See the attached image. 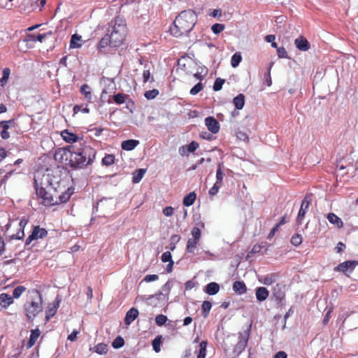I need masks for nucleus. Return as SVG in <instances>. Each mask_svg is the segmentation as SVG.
I'll return each instance as SVG.
<instances>
[{
	"label": "nucleus",
	"mask_w": 358,
	"mask_h": 358,
	"mask_svg": "<svg viewBox=\"0 0 358 358\" xmlns=\"http://www.w3.org/2000/svg\"><path fill=\"white\" fill-rule=\"evenodd\" d=\"M273 65V63L270 64L269 69H268L267 72L265 73V82L268 86L271 85V73H270V69Z\"/></svg>",
	"instance_id": "obj_59"
},
{
	"label": "nucleus",
	"mask_w": 358,
	"mask_h": 358,
	"mask_svg": "<svg viewBox=\"0 0 358 358\" xmlns=\"http://www.w3.org/2000/svg\"><path fill=\"white\" fill-rule=\"evenodd\" d=\"M199 241V240H196L192 238H189L187 243V252L189 253H194Z\"/></svg>",
	"instance_id": "obj_29"
},
{
	"label": "nucleus",
	"mask_w": 358,
	"mask_h": 358,
	"mask_svg": "<svg viewBox=\"0 0 358 358\" xmlns=\"http://www.w3.org/2000/svg\"><path fill=\"white\" fill-rule=\"evenodd\" d=\"M294 44L296 47L301 51H307L310 49V43L306 38L300 36L295 39Z\"/></svg>",
	"instance_id": "obj_12"
},
{
	"label": "nucleus",
	"mask_w": 358,
	"mask_h": 358,
	"mask_svg": "<svg viewBox=\"0 0 358 358\" xmlns=\"http://www.w3.org/2000/svg\"><path fill=\"white\" fill-rule=\"evenodd\" d=\"M203 89V85L201 83H198L196 85H195L191 90L189 93L192 95H196L199 92H201Z\"/></svg>",
	"instance_id": "obj_51"
},
{
	"label": "nucleus",
	"mask_w": 358,
	"mask_h": 358,
	"mask_svg": "<svg viewBox=\"0 0 358 358\" xmlns=\"http://www.w3.org/2000/svg\"><path fill=\"white\" fill-rule=\"evenodd\" d=\"M224 83V79H222L220 78H216V80L214 83V85H213V90L214 91H220L222 89Z\"/></svg>",
	"instance_id": "obj_49"
},
{
	"label": "nucleus",
	"mask_w": 358,
	"mask_h": 358,
	"mask_svg": "<svg viewBox=\"0 0 358 358\" xmlns=\"http://www.w3.org/2000/svg\"><path fill=\"white\" fill-rule=\"evenodd\" d=\"M180 240V236L177 234L172 235L170 239L169 249L174 250L176 248V244L178 243Z\"/></svg>",
	"instance_id": "obj_39"
},
{
	"label": "nucleus",
	"mask_w": 358,
	"mask_h": 358,
	"mask_svg": "<svg viewBox=\"0 0 358 358\" xmlns=\"http://www.w3.org/2000/svg\"><path fill=\"white\" fill-rule=\"evenodd\" d=\"M26 288L24 286H17L16 287L13 292V296L15 299H18L22 293L25 291Z\"/></svg>",
	"instance_id": "obj_45"
},
{
	"label": "nucleus",
	"mask_w": 358,
	"mask_h": 358,
	"mask_svg": "<svg viewBox=\"0 0 358 358\" xmlns=\"http://www.w3.org/2000/svg\"><path fill=\"white\" fill-rule=\"evenodd\" d=\"M257 300L259 302L265 301L269 295V292L264 287H259L256 289L255 292Z\"/></svg>",
	"instance_id": "obj_14"
},
{
	"label": "nucleus",
	"mask_w": 358,
	"mask_h": 358,
	"mask_svg": "<svg viewBox=\"0 0 358 358\" xmlns=\"http://www.w3.org/2000/svg\"><path fill=\"white\" fill-rule=\"evenodd\" d=\"M59 301H57L52 306H49L48 310H46L45 320L48 321L52 317L55 315L57 312V310L59 307Z\"/></svg>",
	"instance_id": "obj_28"
},
{
	"label": "nucleus",
	"mask_w": 358,
	"mask_h": 358,
	"mask_svg": "<svg viewBox=\"0 0 358 358\" xmlns=\"http://www.w3.org/2000/svg\"><path fill=\"white\" fill-rule=\"evenodd\" d=\"M161 259L163 262H170V261H173L171 254L169 251L164 252Z\"/></svg>",
	"instance_id": "obj_56"
},
{
	"label": "nucleus",
	"mask_w": 358,
	"mask_h": 358,
	"mask_svg": "<svg viewBox=\"0 0 358 358\" xmlns=\"http://www.w3.org/2000/svg\"><path fill=\"white\" fill-rule=\"evenodd\" d=\"M212 308V304L209 301H204L201 306L202 315L204 317H207Z\"/></svg>",
	"instance_id": "obj_34"
},
{
	"label": "nucleus",
	"mask_w": 358,
	"mask_h": 358,
	"mask_svg": "<svg viewBox=\"0 0 358 358\" xmlns=\"http://www.w3.org/2000/svg\"><path fill=\"white\" fill-rule=\"evenodd\" d=\"M138 315V310L135 308H131L126 313L124 323L127 325L131 324L137 318Z\"/></svg>",
	"instance_id": "obj_13"
},
{
	"label": "nucleus",
	"mask_w": 358,
	"mask_h": 358,
	"mask_svg": "<svg viewBox=\"0 0 358 358\" xmlns=\"http://www.w3.org/2000/svg\"><path fill=\"white\" fill-rule=\"evenodd\" d=\"M199 148V143L196 141H192L187 148L189 152H194Z\"/></svg>",
	"instance_id": "obj_57"
},
{
	"label": "nucleus",
	"mask_w": 358,
	"mask_h": 358,
	"mask_svg": "<svg viewBox=\"0 0 358 358\" xmlns=\"http://www.w3.org/2000/svg\"><path fill=\"white\" fill-rule=\"evenodd\" d=\"M192 238L200 241L201 237V231L197 227H194L191 231Z\"/></svg>",
	"instance_id": "obj_48"
},
{
	"label": "nucleus",
	"mask_w": 358,
	"mask_h": 358,
	"mask_svg": "<svg viewBox=\"0 0 358 358\" xmlns=\"http://www.w3.org/2000/svg\"><path fill=\"white\" fill-rule=\"evenodd\" d=\"M224 24L216 23L211 27V29L215 34H219L224 29Z\"/></svg>",
	"instance_id": "obj_47"
},
{
	"label": "nucleus",
	"mask_w": 358,
	"mask_h": 358,
	"mask_svg": "<svg viewBox=\"0 0 358 358\" xmlns=\"http://www.w3.org/2000/svg\"><path fill=\"white\" fill-rule=\"evenodd\" d=\"M81 40V36L73 34L71 36V41H70V48H78L81 46V44L78 42Z\"/></svg>",
	"instance_id": "obj_33"
},
{
	"label": "nucleus",
	"mask_w": 358,
	"mask_h": 358,
	"mask_svg": "<svg viewBox=\"0 0 358 358\" xmlns=\"http://www.w3.org/2000/svg\"><path fill=\"white\" fill-rule=\"evenodd\" d=\"M94 350L99 355H104L108 351V346L106 344L101 343L94 347Z\"/></svg>",
	"instance_id": "obj_37"
},
{
	"label": "nucleus",
	"mask_w": 358,
	"mask_h": 358,
	"mask_svg": "<svg viewBox=\"0 0 358 358\" xmlns=\"http://www.w3.org/2000/svg\"><path fill=\"white\" fill-rule=\"evenodd\" d=\"M158 278H159V276L157 275H155V274L147 275L144 278L143 281H145L147 282H150L155 281V280H158Z\"/></svg>",
	"instance_id": "obj_61"
},
{
	"label": "nucleus",
	"mask_w": 358,
	"mask_h": 358,
	"mask_svg": "<svg viewBox=\"0 0 358 358\" xmlns=\"http://www.w3.org/2000/svg\"><path fill=\"white\" fill-rule=\"evenodd\" d=\"M250 331V327L245 331H243L242 333H239V336H238L239 341L236 343V345H235V347L234 348V352L236 355H239L245 350V348L248 344Z\"/></svg>",
	"instance_id": "obj_6"
},
{
	"label": "nucleus",
	"mask_w": 358,
	"mask_h": 358,
	"mask_svg": "<svg viewBox=\"0 0 358 358\" xmlns=\"http://www.w3.org/2000/svg\"><path fill=\"white\" fill-rule=\"evenodd\" d=\"M357 264L358 262L355 261H346L336 266L334 271L343 273L352 272Z\"/></svg>",
	"instance_id": "obj_9"
},
{
	"label": "nucleus",
	"mask_w": 358,
	"mask_h": 358,
	"mask_svg": "<svg viewBox=\"0 0 358 358\" xmlns=\"http://www.w3.org/2000/svg\"><path fill=\"white\" fill-rule=\"evenodd\" d=\"M306 213V212H305L303 210L299 209V213L297 215V218H296V221L297 225H301L302 224V222L305 217Z\"/></svg>",
	"instance_id": "obj_55"
},
{
	"label": "nucleus",
	"mask_w": 358,
	"mask_h": 358,
	"mask_svg": "<svg viewBox=\"0 0 358 358\" xmlns=\"http://www.w3.org/2000/svg\"><path fill=\"white\" fill-rule=\"evenodd\" d=\"M127 27L124 20L117 17L112 20L108 28L106 34L110 40V47L117 48L120 46L126 38Z\"/></svg>",
	"instance_id": "obj_4"
},
{
	"label": "nucleus",
	"mask_w": 358,
	"mask_h": 358,
	"mask_svg": "<svg viewBox=\"0 0 358 358\" xmlns=\"http://www.w3.org/2000/svg\"><path fill=\"white\" fill-rule=\"evenodd\" d=\"M287 355L284 351H279L273 357V358H287Z\"/></svg>",
	"instance_id": "obj_64"
},
{
	"label": "nucleus",
	"mask_w": 358,
	"mask_h": 358,
	"mask_svg": "<svg viewBox=\"0 0 358 358\" xmlns=\"http://www.w3.org/2000/svg\"><path fill=\"white\" fill-rule=\"evenodd\" d=\"M174 209L171 206H167L163 210V213L165 216L169 217L173 214Z\"/></svg>",
	"instance_id": "obj_62"
},
{
	"label": "nucleus",
	"mask_w": 358,
	"mask_h": 358,
	"mask_svg": "<svg viewBox=\"0 0 358 358\" xmlns=\"http://www.w3.org/2000/svg\"><path fill=\"white\" fill-rule=\"evenodd\" d=\"M170 290V285L169 282H166L162 288V291L156 293L155 294L150 295L148 300L150 301V303H152V300L157 299L158 301H164L166 299V295L169 292Z\"/></svg>",
	"instance_id": "obj_8"
},
{
	"label": "nucleus",
	"mask_w": 358,
	"mask_h": 358,
	"mask_svg": "<svg viewBox=\"0 0 358 358\" xmlns=\"http://www.w3.org/2000/svg\"><path fill=\"white\" fill-rule=\"evenodd\" d=\"M302 241H303L302 236L296 234L292 237L291 243L294 246H299V245L301 244Z\"/></svg>",
	"instance_id": "obj_46"
},
{
	"label": "nucleus",
	"mask_w": 358,
	"mask_h": 358,
	"mask_svg": "<svg viewBox=\"0 0 358 358\" xmlns=\"http://www.w3.org/2000/svg\"><path fill=\"white\" fill-rule=\"evenodd\" d=\"M24 236V230L21 229H18V231L16 234H13L10 236V240H13V239L20 240V239H22Z\"/></svg>",
	"instance_id": "obj_52"
},
{
	"label": "nucleus",
	"mask_w": 358,
	"mask_h": 358,
	"mask_svg": "<svg viewBox=\"0 0 358 358\" xmlns=\"http://www.w3.org/2000/svg\"><path fill=\"white\" fill-rule=\"evenodd\" d=\"M58 185L57 181H52V176L49 173L45 174L41 178L40 184L38 179L34 178V188L36 195L42 199L41 203L45 206H55L57 201H55L56 197L57 188Z\"/></svg>",
	"instance_id": "obj_2"
},
{
	"label": "nucleus",
	"mask_w": 358,
	"mask_h": 358,
	"mask_svg": "<svg viewBox=\"0 0 358 358\" xmlns=\"http://www.w3.org/2000/svg\"><path fill=\"white\" fill-rule=\"evenodd\" d=\"M242 61V56L240 52L234 53L231 59V65L232 67H237Z\"/></svg>",
	"instance_id": "obj_32"
},
{
	"label": "nucleus",
	"mask_w": 358,
	"mask_h": 358,
	"mask_svg": "<svg viewBox=\"0 0 358 358\" xmlns=\"http://www.w3.org/2000/svg\"><path fill=\"white\" fill-rule=\"evenodd\" d=\"M277 54L279 58H287V52L285 48L280 47L277 48Z\"/></svg>",
	"instance_id": "obj_54"
},
{
	"label": "nucleus",
	"mask_w": 358,
	"mask_h": 358,
	"mask_svg": "<svg viewBox=\"0 0 358 358\" xmlns=\"http://www.w3.org/2000/svg\"><path fill=\"white\" fill-rule=\"evenodd\" d=\"M329 222L338 228H341L343 225L342 220L333 213H329L327 216Z\"/></svg>",
	"instance_id": "obj_19"
},
{
	"label": "nucleus",
	"mask_w": 358,
	"mask_h": 358,
	"mask_svg": "<svg viewBox=\"0 0 358 358\" xmlns=\"http://www.w3.org/2000/svg\"><path fill=\"white\" fill-rule=\"evenodd\" d=\"M205 124L212 134H217L220 130V124L213 117H207L205 119Z\"/></svg>",
	"instance_id": "obj_10"
},
{
	"label": "nucleus",
	"mask_w": 358,
	"mask_h": 358,
	"mask_svg": "<svg viewBox=\"0 0 358 358\" xmlns=\"http://www.w3.org/2000/svg\"><path fill=\"white\" fill-rule=\"evenodd\" d=\"M220 290V285L215 282H212L208 283L206 286L205 292L208 294L209 295H215Z\"/></svg>",
	"instance_id": "obj_23"
},
{
	"label": "nucleus",
	"mask_w": 358,
	"mask_h": 358,
	"mask_svg": "<svg viewBox=\"0 0 358 358\" xmlns=\"http://www.w3.org/2000/svg\"><path fill=\"white\" fill-rule=\"evenodd\" d=\"M200 137L203 138V139L211 140V139H213V134H210V133H208L207 131H202L200 134Z\"/></svg>",
	"instance_id": "obj_63"
},
{
	"label": "nucleus",
	"mask_w": 358,
	"mask_h": 358,
	"mask_svg": "<svg viewBox=\"0 0 358 358\" xmlns=\"http://www.w3.org/2000/svg\"><path fill=\"white\" fill-rule=\"evenodd\" d=\"M146 172L145 169H139L133 173L132 182L134 183H138Z\"/></svg>",
	"instance_id": "obj_26"
},
{
	"label": "nucleus",
	"mask_w": 358,
	"mask_h": 358,
	"mask_svg": "<svg viewBox=\"0 0 358 358\" xmlns=\"http://www.w3.org/2000/svg\"><path fill=\"white\" fill-rule=\"evenodd\" d=\"M138 144L139 141L138 140L129 139L122 142L121 148L122 150L131 151L133 150Z\"/></svg>",
	"instance_id": "obj_16"
},
{
	"label": "nucleus",
	"mask_w": 358,
	"mask_h": 358,
	"mask_svg": "<svg viewBox=\"0 0 358 358\" xmlns=\"http://www.w3.org/2000/svg\"><path fill=\"white\" fill-rule=\"evenodd\" d=\"M278 278V273H273L262 277V278H259V280L265 285H271L274 283Z\"/></svg>",
	"instance_id": "obj_15"
},
{
	"label": "nucleus",
	"mask_w": 358,
	"mask_h": 358,
	"mask_svg": "<svg viewBox=\"0 0 358 358\" xmlns=\"http://www.w3.org/2000/svg\"><path fill=\"white\" fill-rule=\"evenodd\" d=\"M312 202V196L310 194H306L303 200L302 201L300 210H303L307 213L309 206Z\"/></svg>",
	"instance_id": "obj_31"
},
{
	"label": "nucleus",
	"mask_w": 358,
	"mask_h": 358,
	"mask_svg": "<svg viewBox=\"0 0 358 358\" xmlns=\"http://www.w3.org/2000/svg\"><path fill=\"white\" fill-rule=\"evenodd\" d=\"M73 110L75 113H78V111H81L82 113H88L90 110L87 107H83V106H75L74 108H73Z\"/></svg>",
	"instance_id": "obj_60"
},
{
	"label": "nucleus",
	"mask_w": 358,
	"mask_h": 358,
	"mask_svg": "<svg viewBox=\"0 0 358 358\" xmlns=\"http://www.w3.org/2000/svg\"><path fill=\"white\" fill-rule=\"evenodd\" d=\"M124 344V341L121 336H117L112 343V346L115 349L122 348Z\"/></svg>",
	"instance_id": "obj_41"
},
{
	"label": "nucleus",
	"mask_w": 358,
	"mask_h": 358,
	"mask_svg": "<svg viewBox=\"0 0 358 358\" xmlns=\"http://www.w3.org/2000/svg\"><path fill=\"white\" fill-rule=\"evenodd\" d=\"M108 45L110 46V40L109 36L106 34L97 44V49L99 52H103L104 49Z\"/></svg>",
	"instance_id": "obj_21"
},
{
	"label": "nucleus",
	"mask_w": 358,
	"mask_h": 358,
	"mask_svg": "<svg viewBox=\"0 0 358 358\" xmlns=\"http://www.w3.org/2000/svg\"><path fill=\"white\" fill-rule=\"evenodd\" d=\"M233 103L238 110H241L245 105V96L243 94H239L233 99Z\"/></svg>",
	"instance_id": "obj_24"
},
{
	"label": "nucleus",
	"mask_w": 358,
	"mask_h": 358,
	"mask_svg": "<svg viewBox=\"0 0 358 358\" xmlns=\"http://www.w3.org/2000/svg\"><path fill=\"white\" fill-rule=\"evenodd\" d=\"M13 303V297L6 293L0 294V306L2 308H7Z\"/></svg>",
	"instance_id": "obj_17"
},
{
	"label": "nucleus",
	"mask_w": 358,
	"mask_h": 358,
	"mask_svg": "<svg viewBox=\"0 0 358 358\" xmlns=\"http://www.w3.org/2000/svg\"><path fill=\"white\" fill-rule=\"evenodd\" d=\"M129 96L125 94L117 93L113 95V99L117 104H122L126 101V99Z\"/></svg>",
	"instance_id": "obj_36"
},
{
	"label": "nucleus",
	"mask_w": 358,
	"mask_h": 358,
	"mask_svg": "<svg viewBox=\"0 0 358 358\" xmlns=\"http://www.w3.org/2000/svg\"><path fill=\"white\" fill-rule=\"evenodd\" d=\"M42 296L41 293L33 289L29 292V297L24 305L26 316L29 320H33L42 311Z\"/></svg>",
	"instance_id": "obj_5"
},
{
	"label": "nucleus",
	"mask_w": 358,
	"mask_h": 358,
	"mask_svg": "<svg viewBox=\"0 0 358 358\" xmlns=\"http://www.w3.org/2000/svg\"><path fill=\"white\" fill-rule=\"evenodd\" d=\"M108 199H101L99 202L96 203L95 206H93V211L92 213L94 214L96 212L98 211L99 208H101V209L103 210V214L106 212V208L107 203H108Z\"/></svg>",
	"instance_id": "obj_27"
},
{
	"label": "nucleus",
	"mask_w": 358,
	"mask_h": 358,
	"mask_svg": "<svg viewBox=\"0 0 358 358\" xmlns=\"http://www.w3.org/2000/svg\"><path fill=\"white\" fill-rule=\"evenodd\" d=\"M115 157L113 155H106L102 159V164L106 166H110L114 163Z\"/></svg>",
	"instance_id": "obj_43"
},
{
	"label": "nucleus",
	"mask_w": 358,
	"mask_h": 358,
	"mask_svg": "<svg viewBox=\"0 0 358 358\" xmlns=\"http://www.w3.org/2000/svg\"><path fill=\"white\" fill-rule=\"evenodd\" d=\"M96 150L86 144L78 148L68 145L59 148L55 153V159L74 169H81L92 164L96 157Z\"/></svg>",
	"instance_id": "obj_1"
},
{
	"label": "nucleus",
	"mask_w": 358,
	"mask_h": 358,
	"mask_svg": "<svg viewBox=\"0 0 358 358\" xmlns=\"http://www.w3.org/2000/svg\"><path fill=\"white\" fill-rule=\"evenodd\" d=\"M197 16L193 10L182 11L175 19L173 26L170 27L171 34L176 37L187 34L194 28Z\"/></svg>",
	"instance_id": "obj_3"
},
{
	"label": "nucleus",
	"mask_w": 358,
	"mask_h": 358,
	"mask_svg": "<svg viewBox=\"0 0 358 358\" xmlns=\"http://www.w3.org/2000/svg\"><path fill=\"white\" fill-rule=\"evenodd\" d=\"M233 290L238 294H243L246 292L247 287L243 282L235 281L233 284Z\"/></svg>",
	"instance_id": "obj_22"
},
{
	"label": "nucleus",
	"mask_w": 358,
	"mask_h": 358,
	"mask_svg": "<svg viewBox=\"0 0 358 358\" xmlns=\"http://www.w3.org/2000/svg\"><path fill=\"white\" fill-rule=\"evenodd\" d=\"M15 124V121L14 120H6V121H1L0 122V128H2V129H5V130H7L14 126Z\"/></svg>",
	"instance_id": "obj_42"
},
{
	"label": "nucleus",
	"mask_w": 358,
	"mask_h": 358,
	"mask_svg": "<svg viewBox=\"0 0 358 358\" xmlns=\"http://www.w3.org/2000/svg\"><path fill=\"white\" fill-rule=\"evenodd\" d=\"M80 92L83 95H84L85 98L89 101H91L92 99V93H91V89L89 85L85 84L83 85L80 87Z\"/></svg>",
	"instance_id": "obj_30"
},
{
	"label": "nucleus",
	"mask_w": 358,
	"mask_h": 358,
	"mask_svg": "<svg viewBox=\"0 0 358 358\" xmlns=\"http://www.w3.org/2000/svg\"><path fill=\"white\" fill-rule=\"evenodd\" d=\"M73 193V190L71 188H68L65 192H62L58 196L56 195V197H55V201H57V203H55V205H59L60 203H66L68 201Z\"/></svg>",
	"instance_id": "obj_11"
},
{
	"label": "nucleus",
	"mask_w": 358,
	"mask_h": 358,
	"mask_svg": "<svg viewBox=\"0 0 358 358\" xmlns=\"http://www.w3.org/2000/svg\"><path fill=\"white\" fill-rule=\"evenodd\" d=\"M220 187H221L220 185L215 183L214 185L210 189L209 194L210 196H215V194H217Z\"/></svg>",
	"instance_id": "obj_58"
},
{
	"label": "nucleus",
	"mask_w": 358,
	"mask_h": 358,
	"mask_svg": "<svg viewBox=\"0 0 358 358\" xmlns=\"http://www.w3.org/2000/svg\"><path fill=\"white\" fill-rule=\"evenodd\" d=\"M143 82L146 83L148 81L154 82V78L152 76H150V70H144L143 73Z\"/></svg>",
	"instance_id": "obj_53"
},
{
	"label": "nucleus",
	"mask_w": 358,
	"mask_h": 358,
	"mask_svg": "<svg viewBox=\"0 0 358 358\" xmlns=\"http://www.w3.org/2000/svg\"><path fill=\"white\" fill-rule=\"evenodd\" d=\"M10 73V70L9 68L3 69L2 77L0 78V85L1 87H3L6 84V83L9 78Z\"/></svg>",
	"instance_id": "obj_35"
},
{
	"label": "nucleus",
	"mask_w": 358,
	"mask_h": 358,
	"mask_svg": "<svg viewBox=\"0 0 358 358\" xmlns=\"http://www.w3.org/2000/svg\"><path fill=\"white\" fill-rule=\"evenodd\" d=\"M40 334L41 332L38 329H32L31 331L30 337L27 344V348L29 349L35 344L36 340L40 336Z\"/></svg>",
	"instance_id": "obj_20"
},
{
	"label": "nucleus",
	"mask_w": 358,
	"mask_h": 358,
	"mask_svg": "<svg viewBox=\"0 0 358 358\" xmlns=\"http://www.w3.org/2000/svg\"><path fill=\"white\" fill-rule=\"evenodd\" d=\"M48 235V231L44 228H41L40 226H35L31 234L27 238L25 245H29L33 241L38 238H43Z\"/></svg>",
	"instance_id": "obj_7"
},
{
	"label": "nucleus",
	"mask_w": 358,
	"mask_h": 358,
	"mask_svg": "<svg viewBox=\"0 0 358 358\" xmlns=\"http://www.w3.org/2000/svg\"><path fill=\"white\" fill-rule=\"evenodd\" d=\"M63 139L67 143H76L78 141L79 137L75 134L70 132L69 130L66 129L63 131L61 134Z\"/></svg>",
	"instance_id": "obj_18"
},
{
	"label": "nucleus",
	"mask_w": 358,
	"mask_h": 358,
	"mask_svg": "<svg viewBox=\"0 0 358 358\" xmlns=\"http://www.w3.org/2000/svg\"><path fill=\"white\" fill-rule=\"evenodd\" d=\"M224 176V174L222 171V169H221V164H219L218 168L216 171V182H215V183L220 185L222 186Z\"/></svg>",
	"instance_id": "obj_40"
},
{
	"label": "nucleus",
	"mask_w": 358,
	"mask_h": 358,
	"mask_svg": "<svg viewBox=\"0 0 358 358\" xmlns=\"http://www.w3.org/2000/svg\"><path fill=\"white\" fill-rule=\"evenodd\" d=\"M159 94L158 90L153 89L151 90L146 91L144 94L145 97L147 99H153Z\"/></svg>",
	"instance_id": "obj_44"
},
{
	"label": "nucleus",
	"mask_w": 358,
	"mask_h": 358,
	"mask_svg": "<svg viewBox=\"0 0 358 358\" xmlns=\"http://www.w3.org/2000/svg\"><path fill=\"white\" fill-rule=\"evenodd\" d=\"M162 336H157L152 341V345L153 348V350L156 352H159L161 350L160 345L162 343Z\"/></svg>",
	"instance_id": "obj_38"
},
{
	"label": "nucleus",
	"mask_w": 358,
	"mask_h": 358,
	"mask_svg": "<svg viewBox=\"0 0 358 358\" xmlns=\"http://www.w3.org/2000/svg\"><path fill=\"white\" fill-rule=\"evenodd\" d=\"M196 198V195L194 192H189L184 197L182 203L185 206H190L194 203Z\"/></svg>",
	"instance_id": "obj_25"
},
{
	"label": "nucleus",
	"mask_w": 358,
	"mask_h": 358,
	"mask_svg": "<svg viewBox=\"0 0 358 358\" xmlns=\"http://www.w3.org/2000/svg\"><path fill=\"white\" fill-rule=\"evenodd\" d=\"M166 321H167V317L166 315H164L162 314L158 315L155 317V322L158 326H162L163 324H164L166 323Z\"/></svg>",
	"instance_id": "obj_50"
}]
</instances>
